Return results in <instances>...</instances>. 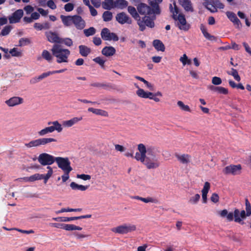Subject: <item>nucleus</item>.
<instances>
[{
    "label": "nucleus",
    "instance_id": "nucleus-1",
    "mask_svg": "<svg viewBox=\"0 0 251 251\" xmlns=\"http://www.w3.org/2000/svg\"><path fill=\"white\" fill-rule=\"evenodd\" d=\"M219 214L221 217L224 218L226 217L227 220L229 222H231L234 220L235 222L241 225L244 224L243 220L246 219L247 217L250 216L248 215L244 210L240 211L237 208L234 209L233 213L231 212L228 213V211L226 209H224L219 211Z\"/></svg>",
    "mask_w": 251,
    "mask_h": 251
},
{
    "label": "nucleus",
    "instance_id": "nucleus-2",
    "mask_svg": "<svg viewBox=\"0 0 251 251\" xmlns=\"http://www.w3.org/2000/svg\"><path fill=\"white\" fill-rule=\"evenodd\" d=\"M174 8L173 9L172 4H170L169 9L171 12L173 13V18L177 21V26L180 29L185 31H188L190 28V25L187 23L184 15L182 13L179 14V9L176 5L175 1L174 2Z\"/></svg>",
    "mask_w": 251,
    "mask_h": 251
},
{
    "label": "nucleus",
    "instance_id": "nucleus-3",
    "mask_svg": "<svg viewBox=\"0 0 251 251\" xmlns=\"http://www.w3.org/2000/svg\"><path fill=\"white\" fill-rule=\"evenodd\" d=\"M51 51L52 55L56 58L58 63L68 62V57L71 53L68 49H63L61 45L54 44Z\"/></svg>",
    "mask_w": 251,
    "mask_h": 251
},
{
    "label": "nucleus",
    "instance_id": "nucleus-4",
    "mask_svg": "<svg viewBox=\"0 0 251 251\" xmlns=\"http://www.w3.org/2000/svg\"><path fill=\"white\" fill-rule=\"evenodd\" d=\"M149 16H145L142 18L140 17L137 20V23L140 31H144L146 26L151 28L154 27V21L156 18L155 16L153 15L151 17Z\"/></svg>",
    "mask_w": 251,
    "mask_h": 251
},
{
    "label": "nucleus",
    "instance_id": "nucleus-5",
    "mask_svg": "<svg viewBox=\"0 0 251 251\" xmlns=\"http://www.w3.org/2000/svg\"><path fill=\"white\" fill-rule=\"evenodd\" d=\"M48 125H53V126L46 127L44 129L38 132V134L40 136H43L47 134L52 133L55 130L58 132H60L62 131V127L61 125L57 121L49 122L48 123Z\"/></svg>",
    "mask_w": 251,
    "mask_h": 251
},
{
    "label": "nucleus",
    "instance_id": "nucleus-6",
    "mask_svg": "<svg viewBox=\"0 0 251 251\" xmlns=\"http://www.w3.org/2000/svg\"><path fill=\"white\" fill-rule=\"evenodd\" d=\"M52 142H56V140L52 138H42L32 140L28 143H25V145L26 147L30 148L45 145Z\"/></svg>",
    "mask_w": 251,
    "mask_h": 251
},
{
    "label": "nucleus",
    "instance_id": "nucleus-7",
    "mask_svg": "<svg viewBox=\"0 0 251 251\" xmlns=\"http://www.w3.org/2000/svg\"><path fill=\"white\" fill-rule=\"evenodd\" d=\"M55 162L58 167L63 171L71 172L73 170L71 166V162L68 157H56Z\"/></svg>",
    "mask_w": 251,
    "mask_h": 251
},
{
    "label": "nucleus",
    "instance_id": "nucleus-8",
    "mask_svg": "<svg viewBox=\"0 0 251 251\" xmlns=\"http://www.w3.org/2000/svg\"><path fill=\"white\" fill-rule=\"evenodd\" d=\"M56 157L47 153H42L39 155L38 161L43 166H50L55 162Z\"/></svg>",
    "mask_w": 251,
    "mask_h": 251
},
{
    "label": "nucleus",
    "instance_id": "nucleus-9",
    "mask_svg": "<svg viewBox=\"0 0 251 251\" xmlns=\"http://www.w3.org/2000/svg\"><path fill=\"white\" fill-rule=\"evenodd\" d=\"M136 229V226L135 225L124 224L113 228L112 231L114 233L124 234L135 231Z\"/></svg>",
    "mask_w": 251,
    "mask_h": 251
},
{
    "label": "nucleus",
    "instance_id": "nucleus-10",
    "mask_svg": "<svg viewBox=\"0 0 251 251\" xmlns=\"http://www.w3.org/2000/svg\"><path fill=\"white\" fill-rule=\"evenodd\" d=\"M242 166L240 164L230 165L226 166L223 170V173L225 175L236 176L241 173Z\"/></svg>",
    "mask_w": 251,
    "mask_h": 251
},
{
    "label": "nucleus",
    "instance_id": "nucleus-11",
    "mask_svg": "<svg viewBox=\"0 0 251 251\" xmlns=\"http://www.w3.org/2000/svg\"><path fill=\"white\" fill-rule=\"evenodd\" d=\"M137 9L139 14L144 15V16L151 15L152 14H156L155 8L151 7L144 3H139L137 6Z\"/></svg>",
    "mask_w": 251,
    "mask_h": 251
},
{
    "label": "nucleus",
    "instance_id": "nucleus-12",
    "mask_svg": "<svg viewBox=\"0 0 251 251\" xmlns=\"http://www.w3.org/2000/svg\"><path fill=\"white\" fill-rule=\"evenodd\" d=\"M101 38L104 41H118L119 37L117 34L114 32H110L109 29L107 28H103L100 33Z\"/></svg>",
    "mask_w": 251,
    "mask_h": 251
},
{
    "label": "nucleus",
    "instance_id": "nucleus-13",
    "mask_svg": "<svg viewBox=\"0 0 251 251\" xmlns=\"http://www.w3.org/2000/svg\"><path fill=\"white\" fill-rule=\"evenodd\" d=\"M136 87L138 88V90L136 91V94L138 97L141 98L151 100L154 96H162V93L160 91L153 93L150 92H145L143 89L139 88L138 86H137Z\"/></svg>",
    "mask_w": 251,
    "mask_h": 251
},
{
    "label": "nucleus",
    "instance_id": "nucleus-14",
    "mask_svg": "<svg viewBox=\"0 0 251 251\" xmlns=\"http://www.w3.org/2000/svg\"><path fill=\"white\" fill-rule=\"evenodd\" d=\"M24 15L22 9H18L8 17L10 24H15L19 23Z\"/></svg>",
    "mask_w": 251,
    "mask_h": 251
},
{
    "label": "nucleus",
    "instance_id": "nucleus-15",
    "mask_svg": "<svg viewBox=\"0 0 251 251\" xmlns=\"http://www.w3.org/2000/svg\"><path fill=\"white\" fill-rule=\"evenodd\" d=\"M143 163L149 169L157 168L160 165V163L158 159L152 158V157L150 156L146 157L145 161Z\"/></svg>",
    "mask_w": 251,
    "mask_h": 251
},
{
    "label": "nucleus",
    "instance_id": "nucleus-16",
    "mask_svg": "<svg viewBox=\"0 0 251 251\" xmlns=\"http://www.w3.org/2000/svg\"><path fill=\"white\" fill-rule=\"evenodd\" d=\"M116 20L122 25L125 24H131L132 23V20L124 12L117 14L116 16Z\"/></svg>",
    "mask_w": 251,
    "mask_h": 251
},
{
    "label": "nucleus",
    "instance_id": "nucleus-17",
    "mask_svg": "<svg viewBox=\"0 0 251 251\" xmlns=\"http://www.w3.org/2000/svg\"><path fill=\"white\" fill-rule=\"evenodd\" d=\"M73 24L74 25L77 29H83L85 26V22L79 15H75L73 16Z\"/></svg>",
    "mask_w": 251,
    "mask_h": 251
},
{
    "label": "nucleus",
    "instance_id": "nucleus-18",
    "mask_svg": "<svg viewBox=\"0 0 251 251\" xmlns=\"http://www.w3.org/2000/svg\"><path fill=\"white\" fill-rule=\"evenodd\" d=\"M45 35L49 42L57 44H60L61 38L59 37L57 33L50 31L46 32Z\"/></svg>",
    "mask_w": 251,
    "mask_h": 251
},
{
    "label": "nucleus",
    "instance_id": "nucleus-19",
    "mask_svg": "<svg viewBox=\"0 0 251 251\" xmlns=\"http://www.w3.org/2000/svg\"><path fill=\"white\" fill-rule=\"evenodd\" d=\"M226 14L228 19L233 23L236 27L240 28L241 26V23L236 16V15L233 12L227 11Z\"/></svg>",
    "mask_w": 251,
    "mask_h": 251
},
{
    "label": "nucleus",
    "instance_id": "nucleus-20",
    "mask_svg": "<svg viewBox=\"0 0 251 251\" xmlns=\"http://www.w3.org/2000/svg\"><path fill=\"white\" fill-rule=\"evenodd\" d=\"M24 102L23 99L19 97H13L6 100V104L10 107H13L20 104Z\"/></svg>",
    "mask_w": 251,
    "mask_h": 251
},
{
    "label": "nucleus",
    "instance_id": "nucleus-21",
    "mask_svg": "<svg viewBox=\"0 0 251 251\" xmlns=\"http://www.w3.org/2000/svg\"><path fill=\"white\" fill-rule=\"evenodd\" d=\"M179 4L186 12H193L194 8L190 0H178Z\"/></svg>",
    "mask_w": 251,
    "mask_h": 251
},
{
    "label": "nucleus",
    "instance_id": "nucleus-22",
    "mask_svg": "<svg viewBox=\"0 0 251 251\" xmlns=\"http://www.w3.org/2000/svg\"><path fill=\"white\" fill-rule=\"evenodd\" d=\"M82 120V117H74L71 119L67 121H64L63 122V125L66 127H71L73 125L77 124L79 121Z\"/></svg>",
    "mask_w": 251,
    "mask_h": 251
},
{
    "label": "nucleus",
    "instance_id": "nucleus-23",
    "mask_svg": "<svg viewBox=\"0 0 251 251\" xmlns=\"http://www.w3.org/2000/svg\"><path fill=\"white\" fill-rule=\"evenodd\" d=\"M210 188V184L208 182L204 183L203 189L201 190L202 202L205 203L207 202V195Z\"/></svg>",
    "mask_w": 251,
    "mask_h": 251
},
{
    "label": "nucleus",
    "instance_id": "nucleus-24",
    "mask_svg": "<svg viewBox=\"0 0 251 251\" xmlns=\"http://www.w3.org/2000/svg\"><path fill=\"white\" fill-rule=\"evenodd\" d=\"M115 52V49L112 46L105 47L101 50L102 54L107 57L113 55Z\"/></svg>",
    "mask_w": 251,
    "mask_h": 251
},
{
    "label": "nucleus",
    "instance_id": "nucleus-25",
    "mask_svg": "<svg viewBox=\"0 0 251 251\" xmlns=\"http://www.w3.org/2000/svg\"><path fill=\"white\" fill-rule=\"evenodd\" d=\"M150 5L153 8H155V11L156 14H160L161 10L160 9L159 4L161 3L163 0H148Z\"/></svg>",
    "mask_w": 251,
    "mask_h": 251
},
{
    "label": "nucleus",
    "instance_id": "nucleus-26",
    "mask_svg": "<svg viewBox=\"0 0 251 251\" xmlns=\"http://www.w3.org/2000/svg\"><path fill=\"white\" fill-rule=\"evenodd\" d=\"M201 30V31L204 37L210 41H217V38L216 37L210 35L207 31L206 28L203 25H201L200 26Z\"/></svg>",
    "mask_w": 251,
    "mask_h": 251
},
{
    "label": "nucleus",
    "instance_id": "nucleus-27",
    "mask_svg": "<svg viewBox=\"0 0 251 251\" xmlns=\"http://www.w3.org/2000/svg\"><path fill=\"white\" fill-rule=\"evenodd\" d=\"M62 22L65 26H70L73 25V16H60Z\"/></svg>",
    "mask_w": 251,
    "mask_h": 251
},
{
    "label": "nucleus",
    "instance_id": "nucleus-28",
    "mask_svg": "<svg viewBox=\"0 0 251 251\" xmlns=\"http://www.w3.org/2000/svg\"><path fill=\"white\" fill-rule=\"evenodd\" d=\"M131 199H135L137 200H140L145 203H149V202H152V203H156L157 201L151 197H147V198H142L141 197L138 196H131L130 197Z\"/></svg>",
    "mask_w": 251,
    "mask_h": 251
},
{
    "label": "nucleus",
    "instance_id": "nucleus-29",
    "mask_svg": "<svg viewBox=\"0 0 251 251\" xmlns=\"http://www.w3.org/2000/svg\"><path fill=\"white\" fill-rule=\"evenodd\" d=\"M78 49L80 54L83 57L87 56L91 52L90 48L85 45H80Z\"/></svg>",
    "mask_w": 251,
    "mask_h": 251
},
{
    "label": "nucleus",
    "instance_id": "nucleus-30",
    "mask_svg": "<svg viewBox=\"0 0 251 251\" xmlns=\"http://www.w3.org/2000/svg\"><path fill=\"white\" fill-rule=\"evenodd\" d=\"M88 111L89 112H92L93 113L97 115H100L104 117H108V114L107 111L100 109H96L94 108L93 107H89L88 109Z\"/></svg>",
    "mask_w": 251,
    "mask_h": 251
},
{
    "label": "nucleus",
    "instance_id": "nucleus-31",
    "mask_svg": "<svg viewBox=\"0 0 251 251\" xmlns=\"http://www.w3.org/2000/svg\"><path fill=\"white\" fill-rule=\"evenodd\" d=\"M176 157L178 161L182 164H187L190 162V156L187 154L179 155L177 153L175 154Z\"/></svg>",
    "mask_w": 251,
    "mask_h": 251
},
{
    "label": "nucleus",
    "instance_id": "nucleus-32",
    "mask_svg": "<svg viewBox=\"0 0 251 251\" xmlns=\"http://www.w3.org/2000/svg\"><path fill=\"white\" fill-rule=\"evenodd\" d=\"M71 188L74 190H80L81 191H84L86 190L89 185H82L77 184L75 182H72L70 184Z\"/></svg>",
    "mask_w": 251,
    "mask_h": 251
},
{
    "label": "nucleus",
    "instance_id": "nucleus-33",
    "mask_svg": "<svg viewBox=\"0 0 251 251\" xmlns=\"http://www.w3.org/2000/svg\"><path fill=\"white\" fill-rule=\"evenodd\" d=\"M23 179L26 182H33L36 180L43 179V176L42 174L37 173L28 177H24Z\"/></svg>",
    "mask_w": 251,
    "mask_h": 251
},
{
    "label": "nucleus",
    "instance_id": "nucleus-34",
    "mask_svg": "<svg viewBox=\"0 0 251 251\" xmlns=\"http://www.w3.org/2000/svg\"><path fill=\"white\" fill-rule=\"evenodd\" d=\"M114 3V8L123 9L128 5V2L126 0H116Z\"/></svg>",
    "mask_w": 251,
    "mask_h": 251
},
{
    "label": "nucleus",
    "instance_id": "nucleus-35",
    "mask_svg": "<svg viewBox=\"0 0 251 251\" xmlns=\"http://www.w3.org/2000/svg\"><path fill=\"white\" fill-rule=\"evenodd\" d=\"M153 46L157 51H164L165 47L163 43L159 40H154L152 42Z\"/></svg>",
    "mask_w": 251,
    "mask_h": 251
},
{
    "label": "nucleus",
    "instance_id": "nucleus-36",
    "mask_svg": "<svg viewBox=\"0 0 251 251\" xmlns=\"http://www.w3.org/2000/svg\"><path fill=\"white\" fill-rule=\"evenodd\" d=\"M115 1L113 0H104L102 2V7L103 9L106 10H111L114 8V5Z\"/></svg>",
    "mask_w": 251,
    "mask_h": 251
},
{
    "label": "nucleus",
    "instance_id": "nucleus-37",
    "mask_svg": "<svg viewBox=\"0 0 251 251\" xmlns=\"http://www.w3.org/2000/svg\"><path fill=\"white\" fill-rule=\"evenodd\" d=\"M127 11L128 13L132 16V17L136 21L140 17L138 11H137L134 7L132 6H128L127 7Z\"/></svg>",
    "mask_w": 251,
    "mask_h": 251
},
{
    "label": "nucleus",
    "instance_id": "nucleus-38",
    "mask_svg": "<svg viewBox=\"0 0 251 251\" xmlns=\"http://www.w3.org/2000/svg\"><path fill=\"white\" fill-rule=\"evenodd\" d=\"M54 221L57 222H68L73 220H76V217H58L56 218H53L52 219Z\"/></svg>",
    "mask_w": 251,
    "mask_h": 251
},
{
    "label": "nucleus",
    "instance_id": "nucleus-39",
    "mask_svg": "<svg viewBox=\"0 0 251 251\" xmlns=\"http://www.w3.org/2000/svg\"><path fill=\"white\" fill-rule=\"evenodd\" d=\"M134 77L136 79L143 82L150 90H151V91L154 90L153 85L151 83L149 82L148 81L145 80L144 78L140 77L139 76H137V75H135L134 76Z\"/></svg>",
    "mask_w": 251,
    "mask_h": 251
},
{
    "label": "nucleus",
    "instance_id": "nucleus-40",
    "mask_svg": "<svg viewBox=\"0 0 251 251\" xmlns=\"http://www.w3.org/2000/svg\"><path fill=\"white\" fill-rule=\"evenodd\" d=\"M47 168L48 169L47 174L46 175L42 174L43 179H44L45 184L47 182L48 179L51 177L53 174V170L51 167L48 166Z\"/></svg>",
    "mask_w": 251,
    "mask_h": 251
},
{
    "label": "nucleus",
    "instance_id": "nucleus-41",
    "mask_svg": "<svg viewBox=\"0 0 251 251\" xmlns=\"http://www.w3.org/2000/svg\"><path fill=\"white\" fill-rule=\"evenodd\" d=\"M113 18L112 13L109 11H104L102 14V18L104 22L110 21Z\"/></svg>",
    "mask_w": 251,
    "mask_h": 251
},
{
    "label": "nucleus",
    "instance_id": "nucleus-42",
    "mask_svg": "<svg viewBox=\"0 0 251 251\" xmlns=\"http://www.w3.org/2000/svg\"><path fill=\"white\" fill-rule=\"evenodd\" d=\"M147 156H150L151 157H152V158H155L156 156V149L154 147H149L147 148Z\"/></svg>",
    "mask_w": 251,
    "mask_h": 251
},
{
    "label": "nucleus",
    "instance_id": "nucleus-43",
    "mask_svg": "<svg viewBox=\"0 0 251 251\" xmlns=\"http://www.w3.org/2000/svg\"><path fill=\"white\" fill-rule=\"evenodd\" d=\"M96 30L94 27H90L88 29H85L83 30L84 35L86 37L92 36L96 33Z\"/></svg>",
    "mask_w": 251,
    "mask_h": 251
},
{
    "label": "nucleus",
    "instance_id": "nucleus-44",
    "mask_svg": "<svg viewBox=\"0 0 251 251\" xmlns=\"http://www.w3.org/2000/svg\"><path fill=\"white\" fill-rule=\"evenodd\" d=\"M82 210L81 208H63L60 210L56 211V214H59L63 212H80Z\"/></svg>",
    "mask_w": 251,
    "mask_h": 251
},
{
    "label": "nucleus",
    "instance_id": "nucleus-45",
    "mask_svg": "<svg viewBox=\"0 0 251 251\" xmlns=\"http://www.w3.org/2000/svg\"><path fill=\"white\" fill-rule=\"evenodd\" d=\"M42 56L44 59H45L48 62H50L52 59V57L51 54L47 50H44L43 51L42 53Z\"/></svg>",
    "mask_w": 251,
    "mask_h": 251
},
{
    "label": "nucleus",
    "instance_id": "nucleus-46",
    "mask_svg": "<svg viewBox=\"0 0 251 251\" xmlns=\"http://www.w3.org/2000/svg\"><path fill=\"white\" fill-rule=\"evenodd\" d=\"M200 198H201L200 195L198 194H197L195 195V196L191 197L189 199L188 202H189V203H190L191 204H196L199 201Z\"/></svg>",
    "mask_w": 251,
    "mask_h": 251
},
{
    "label": "nucleus",
    "instance_id": "nucleus-47",
    "mask_svg": "<svg viewBox=\"0 0 251 251\" xmlns=\"http://www.w3.org/2000/svg\"><path fill=\"white\" fill-rule=\"evenodd\" d=\"M227 74L229 75H231L233 76L234 78L237 80V81H240L241 80L240 76L238 75V72L236 69L234 68H231V72H228Z\"/></svg>",
    "mask_w": 251,
    "mask_h": 251
},
{
    "label": "nucleus",
    "instance_id": "nucleus-48",
    "mask_svg": "<svg viewBox=\"0 0 251 251\" xmlns=\"http://www.w3.org/2000/svg\"><path fill=\"white\" fill-rule=\"evenodd\" d=\"M210 2L213 4L217 9V8L223 9L225 7L224 4L221 2L219 0H210Z\"/></svg>",
    "mask_w": 251,
    "mask_h": 251
},
{
    "label": "nucleus",
    "instance_id": "nucleus-49",
    "mask_svg": "<svg viewBox=\"0 0 251 251\" xmlns=\"http://www.w3.org/2000/svg\"><path fill=\"white\" fill-rule=\"evenodd\" d=\"M177 104L182 110L187 112L191 111L189 106L187 105H185L182 101H178L177 102Z\"/></svg>",
    "mask_w": 251,
    "mask_h": 251
},
{
    "label": "nucleus",
    "instance_id": "nucleus-50",
    "mask_svg": "<svg viewBox=\"0 0 251 251\" xmlns=\"http://www.w3.org/2000/svg\"><path fill=\"white\" fill-rule=\"evenodd\" d=\"M30 40L27 38H22L19 40V46L22 47L30 44Z\"/></svg>",
    "mask_w": 251,
    "mask_h": 251
},
{
    "label": "nucleus",
    "instance_id": "nucleus-51",
    "mask_svg": "<svg viewBox=\"0 0 251 251\" xmlns=\"http://www.w3.org/2000/svg\"><path fill=\"white\" fill-rule=\"evenodd\" d=\"M60 43L64 44L68 47H71L73 44L72 40L70 38H61Z\"/></svg>",
    "mask_w": 251,
    "mask_h": 251
},
{
    "label": "nucleus",
    "instance_id": "nucleus-52",
    "mask_svg": "<svg viewBox=\"0 0 251 251\" xmlns=\"http://www.w3.org/2000/svg\"><path fill=\"white\" fill-rule=\"evenodd\" d=\"M206 8L212 13H215L217 11V9H216L215 7L210 2V0H208L205 5Z\"/></svg>",
    "mask_w": 251,
    "mask_h": 251
},
{
    "label": "nucleus",
    "instance_id": "nucleus-53",
    "mask_svg": "<svg viewBox=\"0 0 251 251\" xmlns=\"http://www.w3.org/2000/svg\"><path fill=\"white\" fill-rule=\"evenodd\" d=\"M9 53L12 56L20 57L22 55L21 51H19L17 48H14L11 49L9 51Z\"/></svg>",
    "mask_w": 251,
    "mask_h": 251
},
{
    "label": "nucleus",
    "instance_id": "nucleus-54",
    "mask_svg": "<svg viewBox=\"0 0 251 251\" xmlns=\"http://www.w3.org/2000/svg\"><path fill=\"white\" fill-rule=\"evenodd\" d=\"M138 150L139 151V152L142 154L141 155L146 156L147 149H146L145 146L144 144H139L138 145Z\"/></svg>",
    "mask_w": 251,
    "mask_h": 251
},
{
    "label": "nucleus",
    "instance_id": "nucleus-55",
    "mask_svg": "<svg viewBox=\"0 0 251 251\" xmlns=\"http://www.w3.org/2000/svg\"><path fill=\"white\" fill-rule=\"evenodd\" d=\"M12 27L11 25H6L3 27L1 31V34L2 36H6L8 35L11 31Z\"/></svg>",
    "mask_w": 251,
    "mask_h": 251
},
{
    "label": "nucleus",
    "instance_id": "nucleus-56",
    "mask_svg": "<svg viewBox=\"0 0 251 251\" xmlns=\"http://www.w3.org/2000/svg\"><path fill=\"white\" fill-rule=\"evenodd\" d=\"M93 61L96 63L99 64L102 68H104V63L105 62V60H103L101 57H97L93 59Z\"/></svg>",
    "mask_w": 251,
    "mask_h": 251
},
{
    "label": "nucleus",
    "instance_id": "nucleus-57",
    "mask_svg": "<svg viewBox=\"0 0 251 251\" xmlns=\"http://www.w3.org/2000/svg\"><path fill=\"white\" fill-rule=\"evenodd\" d=\"M141 155H142L141 153L137 152L135 156H134V158H135L137 161H140L143 163L144 161H145L146 156Z\"/></svg>",
    "mask_w": 251,
    "mask_h": 251
},
{
    "label": "nucleus",
    "instance_id": "nucleus-58",
    "mask_svg": "<svg viewBox=\"0 0 251 251\" xmlns=\"http://www.w3.org/2000/svg\"><path fill=\"white\" fill-rule=\"evenodd\" d=\"M246 212L248 215H251V205L247 198L245 199Z\"/></svg>",
    "mask_w": 251,
    "mask_h": 251
},
{
    "label": "nucleus",
    "instance_id": "nucleus-59",
    "mask_svg": "<svg viewBox=\"0 0 251 251\" xmlns=\"http://www.w3.org/2000/svg\"><path fill=\"white\" fill-rule=\"evenodd\" d=\"M219 94H224V95H227L228 93V89L221 87V86H218L216 92Z\"/></svg>",
    "mask_w": 251,
    "mask_h": 251
},
{
    "label": "nucleus",
    "instance_id": "nucleus-60",
    "mask_svg": "<svg viewBox=\"0 0 251 251\" xmlns=\"http://www.w3.org/2000/svg\"><path fill=\"white\" fill-rule=\"evenodd\" d=\"M179 60L184 65H186V64H190L191 63V60L188 59L187 55L185 54H184L183 56L180 58Z\"/></svg>",
    "mask_w": 251,
    "mask_h": 251
},
{
    "label": "nucleus",
    "instance_id": "nucleus-61",
    "mask_svg": "<svg viewBox=\"0 0 251 251\" xmlns=\"http://www.w3.org/2000/svg\"><path fill=\"white\" fill-rule=\"evenodd\" d=\"M222 81L220 77L214 76L212 79V83L215 85H218L222 83Z\"/></svg>",
    "mask_w": 251,
    "mask_h": 251
},
{
    "label": "nucleus",
    "instance_id": "nucleus-62",
    "mask_svg": "<svg viewBox=\"0 0 251 251\" xmlns=\"http://www.w3.org/2000/svg\"><path fill=\"white\" fill-rule=\"evenodd\" d=\"M74 8V4L72 3H68L64 6V9L67 12L72 11Z\"/></svg>",
    "mask_w": 251,
    "mask_h": 251
},
{
    "label": "nucleus",
    "instance_id": "nucleus-63",
    "mask_svg": "<svg viewBox=\"0 0 251 251\" xmlns=\"http://www.w3.org/2000/svg\"><path fill=\"white\" fill-rule=\"evenodd\" d=\"M76 177L78 178H80L84 180H89L91 179L90 175L85 174L77 175Z\"/></svg>",
    "mask_w": 251,
    "mask_h": 251
},
{
    "label": "nucleus",
    "instance_id": "nucleus-64",
    "mask_svg": "<svg viewBox=\"0 0 251 251\" xmlns=\"http://www.w3.org/2000/svg\"><path fill=\"white\" fill-rule=\"evenodd\" d=\"M210 200L212 202L217 203L219 201V197L217 194L213 193L210 197Z\"/></svg>",
    "mask_w": 251,
    "mask_h": 251
}]
</instances>
